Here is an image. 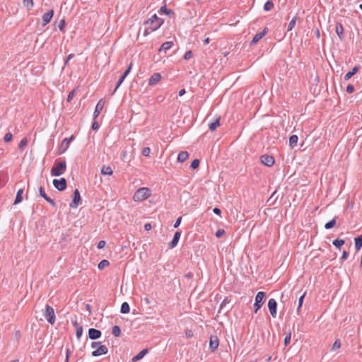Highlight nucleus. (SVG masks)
<instances>
[{"label":"nucleus","mask_w":362,"mask_h":362,"mask_svg":"<svg viewBox=\"0 0 362 362\" xmlns=\"http://www.w3.org/2000/svg\"><path fill=\"white\" fill-rule=\"evenodd\" d=\"M163 20L158 18L156 14H153L144 23L146 28L144 32V35L147 36L151 33L156 31L163 25Z\"/></svg>","instance_id":"f257e3e1"},{"label":"nucleus","mask_w":362,"mask_h":362,"mask_svg":"<svg viewBox=\"0 0 362 362\" xmlns=\"http://www.w3.org/2000/svg\"><path fill=\"white\" fill-rule=\"evenodd\" d=\"M151 195V190L147 187H141L137 189L133 196L134 202H141L148 199Z\"/></svg>","instance_id":"f03ea898"},{"label":"nucleus","mask_w":362,"mask_h":362,"mask_svg":"<svg viewBox=\"0 0 362 362\" xmlns=\"http://www.w3.org/2000/svg\"><path fill=\"white\" fill-rule=\"evenodd\" d=\"M66 163L65 161H59L54 164L51 169V175L52 176H60L65 172Z\"/></svg>","instance_id":"7ed1b4c3"},{"label":"nucleus","mask_w":362,"mask_h":362,"mask_svg":"<svg viewBox=\"0 0 362 362\" xmlns=\"http://www.w3.org/2000/svg\"><path fill=\"white\" fill-rule=\"evenodd\" d=\"M44 316L50 325H54L55 323L54 310L53 308L48 304H47L45 306Z\"/></svg>","instance_id":"20e7f679"},{"label":"nucleus","mask_w":362,"mask_h":362,"mask_svg":"<svg viewBox=\"0 0 362 362\" xmlns=\"http://www.w3.org/2000/svg\"><path fill=\"white\" fill-rule=\"evenodd\" d=\"M265 298V293L263 291H259L257 293L255 296V302L254 303V309L255 313H257V311L260 309L262 304L264 303Z\"/></svg>","instance_id":"39448f33"},{"label":"nucleus","mask_w":362,"mask_h":362,"mask_svg":"<svg viewBox=\"0 0 362 362\" xmlns=\"http://www.w3.org/2000/svg\"><path fill=\"white\" fill-rule=\"evenodd\" d=\"M53 185L59 191H63L66 188V180L65 178H61L59 180L54 179L53 180Z\"/></svg>","instance_id":"423d86ee"},{"label":"nucleus","mask_w":362,"mask_h":362,"mask_svg":"<svg viewBox=\"0 0 362 362\" xmlns=\"http://www.w3.org/2000/svg\"><path fill=\"white\" fill-rule=\"evenodd\" d=\"M74 138V136L72 135L69 138L63 139L59 147L60 153H64L69 148L70 142L73 141Z\"/></svg>","instance_id":"0eeeda50"},{"label":"nucleus","mask_w":362,"mask_h":362,"mask_svg":"<svg viewBox=\"0 0 362 362\" xmlns=\"http://www.w3.org/2000/svg\"><path fill=\"white\" fill-rule=\"evenodd\" d=\"M260 160L262 164L268 167H271L274 164V158L272 156L267 154L262 155L260 157Z\"/></svg>","instance_id":"6e6552de"},{"label":"nucleus","mask_w":362,"mask_h":362,"mask_svg":"<svg viewBox=\"0 0 362 362\" xmlns=\"http://www.w3.org/2000/svg\"><path fill=\"white\" fill-rule=\"evenodd\" d=\"M219 345V340L216 335H211L209 339V349L211 351H215Z\"/></svg>","instance_id":"1a4fd4ad"},{"label":"nucleus","mask_w":362,"mask_h":362,"mask_svg":"<svg viewBox=\"0 0 362 362\" xmlns=\"http://www.w3.org/2000/svg\"><path fill=\"white\" fill-rule=\"evenodd\" d=\"M276 307L277 303L275 299L271 298L268 301V308L269 309V312L273 317H276Z\"/></svg>","instance_id":"9d476101"},{"label":"nucleus","mask_w":362,"mask_h":362,"mask_svg":"<svg viewBox=\"0 0 362 362\" xmlns=\"http://www.w3.org/2000/svg\"><path fill=\"white\" fill-rule=\"evenodd\" d=\"M107 351L108 349L107 346L100 344L98 348L92 352V356L94 357L99 356L100 355L106 354Z\"/></svg>","instance_id":"9b49d317"},{"label":"nucleus","mask_w":362,"mask_h":362,"mask_svg":"<svg viewBox=\"0 0 362 362\" xmlns=\"http://www.w3.org/2000/svg\"><path fill=\"white\" fill-rule=\"evenodd\" d=\"M53 16H54L53 10H50L47 13H45L42 16V25L45 26L46 25H47L51 21Z\"/></svg>","instance_id":"f8f14e48"},{"label":"nucleus","mask_w":362,"mask_h":362,"mask_svg":"<svg viewBox=\"0 0 362 362\" xmlns=\"http://www.w3.org/2000/svg\"><path fill=\"white\" fill-rule=\"evenodd\" d=\"M88 337L90 339H97L101 337V332L98 329L90 328L88 330Z\"/></svg>","instance_id":"ddd939ff"},{"label":"nucleus","mask_w":362,"mask_h":362,"mask_svg":"<svg viewBox=\"0 0 362 362\" xmlns=\"http://www.w3.org/2000/svg\"><path fill=\"white\" fill-rule=\"evenodd\" d=\"M267 33V28H264L262 32L257 33L252 38L250 45L258 42Z\"/></svg>","instance_id":"4468645a"},{"label":"nucleus","mask_w":362,"mask_h":362,"mask_svg":"<svg viewBox=\"0 0 362 362\" xmlns=\"http://www.w3.org/2000/svg\"><path fill=\"white\" fill-rule=\"evenodd\" d=\"M160 79L161 75L159 73H155L150 77L148 84L150 86H155L160 81Z\"/></svg>","instance_id":"2eb2a0df"},{"label":"nucleus","mask_w":362,"mask_h":362,"mask_svg":"<svg viewBox=\"0 0 362 362\" xmlns=\"http://www.w3.org/2000/svg\"><path fill=\"white\" fill-rule=\"evenodd\" d=\"M81 202V196L78 189H76L74 192V199L73 204L74 206L71 205L72 207H77Z\"/></svg>","instance_id":"dca6fc26"},{"label":"nucleus","mask_w":362,"mask_h":362,"mask_svg":"<svg viewBox=\"0 0 362 362\" xmlns=\"http://www.w3.org/2000/svg\"><path fill=\"white\" fill-rule=\"evenodd\" d=\"M180 235H181V233L180 232H179V231L175 232V233L174 234L173 239L169 243V247L170 248L172 249V248H174L175 247H176V245H177L178 241H179V240L180 238Z\"/></svg>","instance_id":"f3484780"},{"label":"nucleus","mask_w":362,"mask_h":362,"mask_svg":"<svg viewBox=\"0 0 362 362\" xmlns=\"http://www.w3.org/2000/svg\"><path fill=\"white\" fill-rule=\"evenodd\" d=\"M148 352V349H145L141 351L137 355L132 358V362H136L144 357V356Z\"/></svg>","instance_id":"a211bd4d"},{"label":"nucleus","mask_w":362,"mask_h":362,"mask_svg":"<svg viewBox=\"0 0 362 362\" xmlns=\"http://www.w3.org/2000/svg\"><path fill=\"white\" fill-rule=\"evenodd\" d=\"M220 117H216L213 122L209 123V128L214 132L220 125Z\"/></svg>","instance_id":"6ab92c4d"},{"label":"nucleus","mask_w":362,"mask_h":362,"mask_svg":"<svg viewBox=\"0 0 362 362\" xmlns=\"http://www.w3.org/2000/svg\"><path fill=\"white\" fill-rule=\"evenodd\" d=\"M173 45V42H170V41L165 42L162 44L158 52L160 53H161L162 52H165L166 50L170 49L172 47Z\"/></svg>","instance_id":"aec40b11"},{"label":"nucleus","mask_w":362,"mask_h":362,"mask_svg":"<svg viewBox=\"0 0 362 362\" xmlns=\"http://www.w3.org/2000/svg\"><path fill=\"white\" fill-rule=\"evenodd\" d=\"M188 157L189 153L187 151H181L177 156V161L180 163H183L188 158Z\"/></svg>","instance_id":"412c9836"},{"label":"nucleus","mask_w":362,"mask_h":362,"mask_svg":"<svg viewBox=\"0 0 362 362\" xmlns=\"http://www.w3.org/2000/svg\"><path fill=\"white\" fill-rule=\"evenodd\" d=\"M23 189H20L18 190L13 204L16 205V204H19V203H21L22 202V200H23Z\"/></svg>","instance_id":"4be33fe9"},{"label":"nucleus","mask_w":362,"mask_h":362,"mask_svg":"<svg viewBox=\"0 0 362 362\" xmlns=\"http://www.w3.org/2000/svg\"><path fill=\"white\" fill-rule=\"evenodd\" d=\"M358 71V66H354L351 71H349L345 76L344 79L346 81L350 79L354 74H356Z\"/></svg>","instance_id":"5701e85b"},{"label":"nucleus","mask_w":362,"mask_h":362,"mask_svg":"<svg viewBox=\"0 0 362 362\" xmlns=\"http://www.w3.org/2000/svg\"><path fill=\"white\" fill-rule=\"evenodd\" d=\"M298 141V137L297 135H291L289 138V145L291 148H293L296 146Z\"/></svg>","instance_id":"b1692460"},{"label":"nucleus","mask_w":362,"mask_h":362,"mask_svg":"<svg viewBox=\"0 0 362 362\" xmlns=\"http://www.w3.org/2000/svg\"><path fill=\"white\" fill-rule=\"evenodd\" d=\"M362 247V235H359L355 238V248L358 251Z\"/></svg>","instance_id":"393cba45"},{"label":"nucleus","mask_w":362,"mask_h":362,"mask_svg":"<svg viewBox=\"0 0 362 362\" xmlns=\"http://www.w3.org/2000/svg\"><path fill=\"white\" fill-rule=\"evenodd\" d=\"M336 33L340 39L343 37L344 28L341 24L337 23L336 25Z\"/></svg>","instance_id":"a878e982"},{"label":"nucleus","mask_w":362,"mask_h":362,"mask_svg":"<svg viewBox=\"0 0 362 362\" xmlns=\"http://www.w3.org/2000/svg\"><path fill=\"white\" fill-rule=\"evenodd\" d=\"M104 105H105V101H103V100H100L96 105L94 113H100V112H102Z\"/></svg>","instance_id":"bb28decb"},{"label":"nucleus","mask_w":362,"mask_h":362,"mask_svg":"<svg viewBox=\"0 0 362 362\" xmlns=\"http://www.w3.org/2000/svg\"><path fill=\"white\" fill-rule=\"evenodd\" d=\"M130 308L127 302H124L121 305L120 312L123 314L129 313Z\"/></svg>","instance_id":"cd10ccee"},{"label":"nucleus","mask_w":362,"mask_h":362,"mask_svg":"<svg viewBox=\"0 0 362 362\" xmlns=\"http://www.w3.org/2000/svg\"><path fill=\"white\" fill-rule=\"evenodd\" d=\"M101 173L106 175H111L113 173V171L110 166H103L101 169Z\"/></svg>","instance_id":"c85d7f7f"},{"label":"nucleus","mask_w":362,"mask_h":362,"mask_svg":"<svg viewBox=\"0 0 362 362\" xmlns=\"http://www.w3.org/2000/svg\"><path fill=\"white\" fill-rule=\"evenodd\" d=\"M112 333L115 337H119L121 335V329L120 327L117 325H115L112 327Z\"/></svg>","instance_id":"c756f323"},{"label":"nucleus","mask_w":362,"mask_h":362,"mask_svg":"<svg viewBox=\"0 0 362 362\" xmlns=\"http://www.w3.org/2000/svg\"><path fill=\"white\" fill-rule=\"evenodd\" d=\"M335 224H336V218H334L333 219H332L331 221H329L325 225V229H331L332 228H333L335 226Z\"/></svg>","instance_id":"7c9ffc66"},{"label":"nucleus","mask_w":362,"mask_h":362,"mask_svg":"<svg viewBox=\"0 0 362 362\" xmlns=\"http://www.w3.org/2000/svg\"><path fill=\"white\" fill-rule=\"evenodd\" d=\"M274 7V4L271 1H267L264 6V10L265 11H269Z\"/></svg>","instance_id":"2f4dec72"},{"label":"nucleus","mask_w":362,"mask_h":362,"mask_svg":"<svg viewBox=\"0 0 362 362\" xmlns=\"http://www.w3.org/2000/svg\"><path fill=\"white\" fill-rule=\"evenodd\" d=\"M332 243L337 248L340 249V247L344 244V240L336 239Z\"/></svg>","instance_id":"473e14b6"},{"label":"nucleus","mask_w":362,"mask_h":362,"mask_svg":"<svg viewBox=\"0 0 362 362\" xmlns=\"http://www.w3.org/2000/svg\"><path fill=\"white\" fill-rule=\"evenodd\" d=\"M109 262L106 259H103L102 261L100 262V263L98 264V269H103L104 268L107 267L108 265H109Z\"/></svg>","instance_id":"72a5a7b5"},{"label":"nucleus","mask_w":362,"mask_h":362,"mask_svg":"<svg viewBox=\"0 0 362 362\" xmlns=\"http://www.w3.org/2000/svg\"><path fill=\"white\" fill-rule=\"evenodd\" d=\"M296 19L297 18L296 17H294L292 18V20L289 22L288 25V28H287V30L288 31H291L295 26L296 25Z\"/></svg>","instance_id":"f704fd0d"},{"label":"nucleus","mask_w":362,"mask_h":362,"mask_svg":"<svg viewBox=\"0 0 362 362\" xmlns=\"http://www.w3.org/2000/svg\"><path fill=\"white\" fill-rule=\"evenodd\" d=\"M23 4L28 10L33 7V0H23Z\"/></svg>","instance_id":"c9c22d12"},{"label":"nucleus","mask_w":362,"mask_h":362,"mask_svg":"<svg viewBox=\"0 0 362 362\" xmlns=\"http://www.w3.org/2000/svg\"><path fill=\"white\" fill-rule=\"evenodd\" d=\"M98 115H94V117H93L94 121H93V122L92 124V127H91L93 130H98L100 127L98 122L96 120V118L98 117Z\"/></svg>","instance_id":"e433bc0d"},{"label":"nucleus","mask_w":362,"mask_h":362,"mask_svg":"<svg viewBox=\"0 0 362 362\" xmlns=\"http://www.w3.org/2000/svg\"><path fill=\"white\" fill-rule=\"evenodd\" d=\"M305 292H304L300 297H299V299H298V306L297 308V312L299 313V310H300V307L302 306L303 305V300H304V298H305Z\"/></svg>","instance_id":"4c0bfd02"},{"label":"nucleus","mask_w":362,"mask_h":362,"mask_svg":"<svg viewBox=\"0 0 362 362\" xmlns=\"http://www.w3.org/2000/svg\"><path fill=\"white\" fill-rule=\"evenodd\" d=\"M27 144H28V140L26 138H24L20 141L18 148L20 149L23 150L27 146Z\"/></svg>","instance_id":"58836bf2"},{"label":"nucleus","mask_w":362,"mask_h":362,"mask_svg":"<svg viewBox=\"0 0 362 362\" xmlns=\"http://www.w3.org/2000/svg\"><path fill=\"white\" fill-rule=\"evenodd\" d=\"M340 346H341V341L339 339H337V340H335V341L334 342V344L332 345V350L335 351V350L339 349Z\"/></svg>","instance_id":"ea45409f"},{"label":"nucleus","mask_w":362,"mask_h":362,"mask_svg":"<svg viewBox=\"0 0 362 362\" xmlns=\"http://www.w3.org/2000/svg\"><path fill=\"white\" fill-rule=\"evenodd\" d=\"M76 89H74L69 93L66 99L67 102L70 103L73 100L76 93Z\"/></svg>","instance_id":"a19ab883"},{"label":"nucleus","mask_w":362,"mask_h":362,"mask_svg":"<svg viewBox=\"0 0 362 362\" xmlns=\"http://www.w3.org/2000/svg\"><path fill=\"white\" fill-rule=\"evenodd\" d=\"M199 163L200 162L198 159L193 160L190 165L191 168H192V169L197 168L199 167Z\"/></svg>","instance_id":"79ce46f5"},{"label":"nucleus","mask_w":362,"mask_h":362,"mask_svg":"<svg viewBox=\"0 0 362 362\" xmlns=\"http://www.w3.org/2000/svg\"><path fill=\"white\" fill-rule=\"evenodd\" d=\"M291 333L289 332L288 334H286V336L284 338V343L285 346H286L291 342Z\"/></svg>","instance_id":"37998d69"},{"label":"nucleus","mask_w":362,"mask_h":362,"mask_svg":"<svg viewBox=\"0 0 362 362\" xmlns=\"http://www.w3.org/2000/svg\"><path fill=\"white\" fill-rule=\"evenodd\" d=\"M82 334H83V327L81 326H78L76 328V335L77 338H80L81 337Z\"/></svg>","instance_id":"c03bdc74"},{"label":"nucleus","mask_w":362,"mask_h":362,"mask_svg":"<svg viewBox=\"0 0 362 362\" xmlns=\"http://www.w3.org/2000/svg\"><path fill=\"white\" fill-rule=\"evenodd\" d=\"M65 25H66V22H65V20L64 19H62L59 21V23L58 25V28L59 29L61 30V31H64V28L65 27Z\"/></svg>","instance_id":"a18cd8bd"},{"label":"nucleus","mask_w":362,"mask_h":362,"mask_svg":"<svg viewBox=\"0 0 362 362\" xmlns=\"http://www.w3.org/2000/svg\"><path fill=\"white\" fill-rule=\"evenodd\" d=\"M151 153V149L148 147H145L142 150V155L144 156H148Z\"/></svg>","instance_id":"49530a36"},{"label":"nucleus","mask_w":362,"mask_h":362,"mask_svg":"<svg viewBox=\"0 0 362 362\" xmlns=\"http://www.w3.org/2000/svg\"><path fill=\"white\" fill-rule=\"evenodd\" d=\"M132 64L131 63V64L129 65V66H128L127 69V70L124 72V74L121 76L122 77H123V78H125L127 76V75L129 74V72H130V71H131V69H132Z\"/></svg>","instance_id":"de8ad7c7"},{"label":"nucleus","mask_w":362,"mask_h":362,"mask_svg":"<svg viewBox=\"0 0 362 362\" xmlns=\"http://www.w3.org/2000/svg\"><path fill=\"white\" fill-rule=\"evenodd\" d=\"M12 139V134L11 133H7L5 134L4 137V140L5 142H9Z\"/></svg>","instance_id":"09e8293b"},{"label":"nucleus","mask_w":362,"mask_h":362,"mask_svg":"<svg viewBox=\"0 0 362 362\" xmlns=\"http://www.w3.org/2000/svg\"><path fill=\"white\" fill-rule=\"evenodd\" d=\"M225 234V230L223 229H218L216 233V236L217 238H221Z\"/></svg>","instance_id":"8fccbe9b"},{"label":"nucleus","mask_w":362,"mask_h":362,"mask_svg":"<svg viewBox=\"0 0 362 362\" xmlns=\"http://www.w3.org/2000/svg\"><path fill=\"white\" fill-rule=\"evenodd\" d=\"M39 193L40 197H43L45 199H47V196L42 187L39 188Z\"/></svg>","instance_id":"3c124183"},{"label":"nucleus","mask_w":362,"mask_h":362,"mask_svg":"<svg viewBox=\"0 0 362 362\" xmlns=\"http://www.w3.org/2000/svg\"><path fill=\"white\" fill-rule=\"evenodd\" d=\"M192 56V51H187L185 52V55H184V59H186V60H188Z\"/></svg>","instance_id":"603ef678"},{"label":"nucleus","mask_w":362,"mask_h":362,"mask_svg":"<svg viewBox=\"0 0 362 362\" xmlns=\"http://www.w3.org/2000/svg\"><path fill=\"white\" fill-rule=\"evenodd\" d=\"M354 87L353 85L349 84V85L347 86V87H346V92L348 93H351L354 92Z\"/></svg>","instance_id":"864d4df0"},{"label":"nucleus","mask_w":362,"mask_h":362,"mask_svg":"<svg viewBox=\"0 0 362 362\" xmlns=\"http://www.w3.org/2000/svg\"><path fill=\"white\" fill-rule=\"evenodd\" d=\"M185 336L187 338H191L193 337V332L190 329L185 330Z\"/></svg>","instance_id":"5fc2aeb1"},{"label":"nucleus","mask_w":362,"mask_h":362,"mask_svg":"<svg viewBox=\"0 0 362 362\" xmlns=\"http://www.w3.org/2000/svg\"><path fill=\"white\" fill-rule=\"evenodd\" d=\"M124 78H123V77H122V76H121V77L119 78V81H118V82H117V86H116V87H115V88L114 92H115V91H116V90H117V88L121 86V84L122 83V82L124 81Z\"/></svg>","instance_id":"6e6d98bb"},{"label":"nucleus","mask_w":362,"mask_h":362,"mask_svg":"<svg viewBox=\"0 0 362 362\" xmlns=\"http://www.w3.org/2000/svg\"><path fill=\"white\" fill-rule=\"evenodd\" d=\"M105 244H106L105 241L100 240L98 242L97 247L98 249H102L105 247Z\"/></svg>","instance_id":"4d7b16f0"},{"label":"nucleus","mask_w":362,"mask_h":362,"mask_svg":"<svg viewBox=\"0 0 362 362\" xmlns=\"http://www.w3.org/2000/svg\"><path fill=\"white\" fill-rule=\"evenodd\" d=\"M45 200L48 203H49L51 204V206H52L53 207L55 206V202H54V201L52 199H51L49 197H47V199H45Z\"/></svg>","instance_id":"13d9d810"},{"label":"nucleus","mask_w":362,"mask_h":362,"mask_svg":"<svg viewBox=\"0 0 362 362\" xmlns=\"http://www.w3.org/2000/svg\"><path fill=\"white\" fill-rule=\"evenodd\" d=\"M160 11L162 12V13H166V14H168L170 11V10H168V8H166V6H162L160 9Z\"/></svg>","instance_id":"bf43d9fd"},{"label":"nucleus","mask_w":362,"mask_h":362,"mask_svg":"<svg viewBox=\"0 0 362 362\" xmlns=\"http://www.w3.org/2000/svg\"><path fill=\"white\" fill-rule=\"evenodd\" d=\"M100 344H101V342H100V341H94V342H92V344H91V347H92L93 349H95V348H97V349H98Z\"/></svg>","instance_id":"052dcab7"},{"label":"nucleus","mask_w":362,"mask_h":362,"mask_svg":"<svg viewBox=\"0 0 362 362\" xmlns=\"http://www.w3.org/2000/svg\"><path fill=\"white\" fill-rule=\"evenodd\" d=\"M182 217H179L174 223V228H177L181 223Z\"/></svg>","instance_id":"680f3d73"},{"label":"nucleus","mask_w":362,"mask_h":362,"mask_svg":"<svg viewBox=\"0 0 362 362\" xmlns=\"http://www.w3.org/2000/svg\"><path fill=\"white\" fill-rule=\"evenodd\" d=\"M349 256V253L346 251H344L341 257V260H345Z\"/></svg>","instance_id":"e2e57ef3"},{"label":"nucleus","mask_w":362,"mask_h":362,"mask_svg":"<svg viewBox=\"0 0 362 362\" xmlns=\"http://www.w3.org/2000/svg\"><path fill=\"white\" fill-rule=\"evenodd\" d=\"M73 57H74V54H69L65 61V65L68 64L69 60L71 59Z\"/></svg>","instance_id":"0e129e2a"},{"label":"nucleus","mask_w":362,"mask_h":362,"mask_svg":"<svg viewBox=\"0 0 362 362\" xmlns=\"http://www.w3.org/2000/svg\"><path fill=\"white\" fill-rule=\"evenodd\" d=\"M213 211L214 214H217V215H221V211L220 209L217 208V207H215L214 209H213Z\"/></svg>","instance_id":"69168bd1"},{"label":"nucleus","mask_w":362,"mask_h":362,"mask_svg":"<svg viewBox=\"0 0 362 362\" xmlns=\"http://www.w3.org/2000/svg\"><path fill=\"white\" fill-rule=\"evenodd\" d=\"M71 354V351L68 349L66 351V360H67V361H69V358Z\"/></svg>","instance_id":"338daca9"},{"label":"nucleus","mask_w":362,"mask_h":362,"mask_svg":"<svg viewBox=\"0 0 362 362\" xmlns=\"http://www.w3.org/2000/svg\"><path fill=\"white\" fill-rule=\"evenodd\" d=\"M144 228L146 230H149L151 228V226L150 223H146L144 225Z\"/></svg>","instance_id":"774afa93"}]
</instances>
